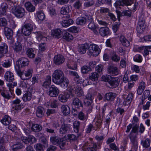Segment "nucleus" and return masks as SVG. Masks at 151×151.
Instances as JSON below:
<instances>
[{
  "label": "nucleus",
  "mask_w": 151,
  "mask_h": 151,
  "mask_svg": "<svg viewBox=\"0 0 151 151\" xmlns=\"http://www.w3.org/2000/svg\"><path fill=\"white\" fill-rule=\"evenodd\" d=\"M35 147L36 151H43V146L40 144H37L35 146Z\"/></svg>",
  "instance_id": "obj_64"
},
{
  "label": "nucleus",
  "mask_w": 151,
  "mask_h": 151,
  "mask_svg": "<svg viewBox=\"0 0 151 151\" xmlns=\"http://www.w3.org/2000/svg\"><path fill=\"white\" fill-rule=\"evenodd\" d=\"M12 30L8 27H5L4 28V31L5 36L8 39H11L12 36Z\"/></svg>",
  "instance_id": "obj_33"
},
{
  "label": "nucleus",
  "mask_w": 151,
  "mask_h": 151,
  "mask_svg": "<svg viewBox=\"0 0 151 151\" xmlns=\"http://www.w3.org/2000/svg\"><path fill=\"white\" fill-rule=\"evenodd\" d=\"M65 61L64 57L62 55L58 54L55 55L53 59L54 63L57 65H59L63 64Z\"/></svg>",
  "instance_id": "obj_8"
},
{
  "label": "nucleus",
  "mask_w": 151,
  "mask_h": 151,
  "mask_svg": "<svg viewBox=\"0 0 151 151\" xmlns=\"http://www.w3.org/2000/svg\"><path fill=\"white\" fill-rule=\"evenodd\" d=\"M74 91L76 96L78 97L81 96L83 94V91L80 87H76L75 88Z\"/></svg>",
  "instance_id": "obj_38"
},
{
  "label": "nucleus",
  "mask_w": 151,
  "mask_h": 151,
  "mask_svg": "<svg viewBox=\"0 0 151 151\" xmlns=\"http://www.w3.org/2000/svg\"><path fill=\"white\" fill-rule=\"evenodd\" d=\"M12 60L11 59H8L5 60L2 64V66L5 68H8L10 67L12 65Z\"/></svg>",
  "instance_id": "obj_54"
},
{
  "label": "nucleus",
  "mask_w": 151,
  "mask_h": 151,
  "mask_svg": "<svg viewBox=\"0 0 151 151\" xmlns=\"http://www.w3.org/2000/svg\"><path fill=\"white\" fill-rule=\"evenodd\" d=\"M63 38L68 41H70L73 40V37L71 34L66 32L64 34Z\"/></svg>",
  "instance_id": "obj_48"
},
{
  "label": "nucleus",
  "mask_w": 151,
  "mask_h": 151,
  "mask_svg": "<svg viewBox=\"0 0 151 151\" xmlns=\"http://www.w3.org/2000/svg\"><path fill=\"white\" fill-rule=\"evenodd\" d=\"M51 83V76H48L45 78V81L43 83L42 86L45 88H47L50 85Z\"/></svg>",
  "instance_id": "obj_35"
},
{
  "label": "nucleus",
  "mask_w": 151,
  "mask_h": 151,
  "mask_svg": "<svg viewBox=\"0 0 151 151\" xmlns=\"http://www.w3.org/2000/svg\"><path fill=\"white\" fill-rule=\"evenodd\" d=\"M133 97V94L132 93L129 94L123 102L124 106H126L129 105L131 103Z\"/></svg>",
  "instance_id": "obj_30"
},
{
  "label": "nucleus",
  "mask_w": 151,
  "mask_h": 151,
  "mask_svg": "<svg viewBox=\"0 0 151 151\" xmlns=\"http://www.w3.org/2000/svg\"><path fill=\"white\" fill-rule=\"evenodd\" d=\"M97 148V144L87 142L84 143L82 147V149L84 151H96Z\"/></svg>",
  "instance_id": "obj_5"
},
{
  "label": "nucleus",
  "mask_w": 151,
  "mask_h": 151,
  "mask_svg": "<svg viewBox=\"0 0 151 151\" xmlns=\"http://www.w3.org/2000/svg\"><path fill=\"white\" fill-rule=\"evenodd\" d=\"M70 125L63 124L62 125L60 129L59 132L61 134H64L70 130Z\"/></svg>",
  "instance_id": "obj_19"
},
{
  "label": "nucleus",
  "mask_w": 151,
  "mask_h": 151,
  "mask_svg": "<svg viewBox=\"0 0 151 151\" xmlns=\"http://www.w3.org/2000/svg\"><path fill=\"white\" fill-rule=\"evenodd\" d=\"M63 80L60 83H58L56 84L60 85L61 87L63 88H67L69 83V81L68 79L65 77L63 79Z\"/></svg>",
  "instance_id": "obj_32"
},
{
  "label": "nucleus",
  "mask_w": 151,
  "mask_h": 151,
  "mask_svg": "<svg viewBox=\"0 0 151 151\" xmlns=\"http://www.w3.org/2000/svg\"><path fill=\"white\" fill-rule=\"evenodd\" d=\"M7 21L4 18H0V27H3L4 28L7 25Z\"/></svg>",
  "instance_id": "obj_60"
},
{
  "label": "nucleus",
  "mask_w": 151,
  "mask_h": 151,
  "mask_svg": "<svg viewBox=\"0 0 151 151\" xmlns=\"http://www.w3.org/2000/svg\"><path fill=\"white\" fill-rule=\"evenodd\" d=\"M12 13L18 18L22 17L25 15V10L24 9L19 6H12L11 9Z\"/></svg>",
  "instance_id": "obj_3"
},
{
  "label": "nucleus",
  "mask_w": 151,
  "mask_h": 151,
  "mask_svg": "<svg viewBox=\"0 0 151 151\" xmlns=\"http://www.w3.org/2000/svg\"><path fill=\"white\" fill-rule=\"evenodd\" d=\"M32 97V93L29 91H27L23 95L22 98L24 102H27L30 101Z\"/></svg>",
  "instance_id": "obj_25"
},
{
  "label": "nucleus",
  "mask_w": 151,
  "mask_h": 151,
  "mask_svg": "<svg viewBox=\"0 0 151 151\" xmlns=\"http://www.w3.org/2000/svg\"><path fill=\"white\" fill-rule=\"evenodd\" d=\"M120 40L122 45L125 46L127 47L130 45V43L124 36H121L120 37Z\"/></svg>",
  "instance_id": "obj_37"
},
{
  "label": "nucleus",
  "mask_w": 151,
  "mask_h": 151,
  "mask_svg": "<svg viewBox=\"0 0 151 151\" xmlns=\"http://www.w3.org/2000/svg\"><path fill=\"white\" fill-rule=\"evenodd\" d=\"M51 35L53 37L58 39L62 36V32L59 29H53L51 31Z\"/></svg>",
  "instance_id": "obj_16"
},
{
  "label": "nucleus",
  "mask_w": 151,
  "mask_h": 151,
  "mask_svg": "<svg viewBox=\"0 0 151 151\" xmlns=\"http://www.w3.org/2000/svg\"><path fill=\"white\" fill-rule=\"evenodd\" d=\"M141 143L143 147L148 148L150 145V140L148 138H146L145 140L142 141Z\"/></svg>",
  "instance_id": "obj_59"
},
{
  "label": "nucleus",
  "mask_w": 151,
  "mask_h": 151,
  "mask_svg": "<svg viewBox=\"0 0 151 151\" xmlns=\"http://www.w3.org/2000/svg\"><path fill=\"white\" fill-rule=\"evenodd\" d=\"M96 119H97V121L95 122V126L93 128V130L95 131H96L98 129L99 130L101 128L102 124L103 117H101V116L99 114L97 115Z\"/></svg>",
  "instance_id": "obj_10"
},
{
  "label": "nucleus",
  "mask_w": 151,
  "mask_h": 151,
  "mask_svg": "<svg viewBox=\"0 0 151 151\" xmlns=\"http://www.w3.org/2000/svg\"><path fill=\"white\" fill-rule=\"evenodd\" d=\"M1 122L4 125H8L11 122V119L8 115H5L1 120Z\"/></svg>",
  "instance_id": "obj_31"
},
{
  "label": "nucleus",
  "mask_w": 151,
  "mask_h": 151,
  "mask_svg": "<svg viewBox=\"0 0 151 151\" xmlns=\"http://www.w3.org/2000/svg\"><path fill=\"white\" fill-rule=\"evenodd\" d=\"M59 93L58 89L55 86H52L50 87L48 92L49 95L51 97L57 96Z\"/></svg>",
  "instance_id": "obj_13"
},
{
  "label": "nucleus",
  "mask_w": 151,
  "mask_h": 151,
  "mask_svg": "<svg viewBox=\"0 0 151 151\" xmlns=\"http://www.w3.org/2000/svg\"><path fill=\"white\" fill-rule=\"evenodd\" d=\"M61 110L63 114L66 116L70 113V109L69 106L67 105H63L61 107Z\"/></svg>",
  "instance_id": "obj_29"
},
{
  "label": "nucleus",
  "mask_w": 151,
  "mask_h": 151,
  "mask_svg": "<svg viewBox=\"0 0 151 151\" xmlns=\"http://www.w3.org/2000/svg\"><path fill=\"white\" fill-rule=\"evenodd\" d=\"M133 59L135 62L141 63L142 60V58L140 55L137 54L134 57Z\"/></svg>",
  "instance_id": "obj_62"
},
{
  "label": "nucleus",
  "mask_w": 151,
  "mask_h": 151,
  "mask_svg": "<svg viewBox=\"0 0 151 151\" xmlns=\"http://www.w3.org/2000/svg\"><path fill=\"white\" fill-rule=\"evenodd\" d=\"M19 60L20 61L22 67L27 66L29 64V61L27 58L24 57L21 58L19 59Z\"/></svg>",
  "instance_id": "obj_40"
},
{
  "label": "nucleus",
  "mask_w": 151,
  "mask_h": 151,
  "mask_svg": "<svg viewBox=\"0 0 151 151\" xmlns=\"http://www.w3.org/2000/svg\"><path fill=\"white\" fill-rule=\"evenodd\" d=\"M68 68L70 69H74L76 67L75 63L72 61H68L67 64Z\"/></svg>",
  "instance_id": "obj_55"
},
{
  "label": "nucleus",
  "mask_w": 151,
  "mask_h": 151,
  "mask_svg": "<svg viewBox=\"0 0 151 151\" xmlns=\"http://www.w3.org/2000/svg\"><path fill=\"white\" fill-rule=\"evenodd\" d=\"M1 95L4 98L6 99H9L11 98L9 92L7 90H4L1 92Z\"/></svg>",
  "instance_id": "obj_53"
},
{
  "label": "nucleus",
  "mask_w": 151,
  "mask_h": 151,
  "mask_svg": "<svg viewBox=\"0 0 151 151\" xmlns=\"http://www.w3.org/2000/svg\"><path fill=\"white\" fill-rule=\"evenodd\" d=\"M52 81L56 84L60 83L65 77L63 71L59 69L55 70L52 74Z\"/></svg>",
  "instance_id": "obj_1"
},
{
  "label": "nucleus",
  "mask_w": 151,
  "mask_h": 151,
  "mask_svg": "<svg viewBox=\"0 0 151 151\" xmlns=\"http://www.w3.org/2000/svg\"><path fill=\"white\" fill-rule=\"evenodd\" d=\"M37 38L38 41L40 42L42 40L44 41L47 40V39L46 37L43 36L40 32H37Z\"/></svg>",
  "instance_id": "obj_57"
},
{
  "label": "nucleus",
  "mask_w": 151,
  "mask_h": 151,
  "mask_svg": "<svg viewBox=\"0 0 151 151\" xmlns=\"http://www.w3.org/2000/svg\"><path fill=\"white\" fill-rule=\"evenodd\" d=\"M14 51L16 52H21L22 50V46L21 44L19 42L16 43L13 47Z\"/></svg>",
  "instance_id": "obj_39"
},
{
  "label": "nucleus",
  "mask_w": 151,
  "mask_h": 151,
  "mask_svg": "<svg viewBox=\"0 0 151 151\" xmlns=\"http://www.w3.org/2000/svg\"><path fill=\"white\" fill-rule=\"evenodd\" d=\"M33 29L32 25L30 24H24L22 28V32L23 34L25 36L29 35Z\"/></svg>",
  "instance_id": "obj_6"
},
{
  "label": "nucleus",
  "mask_w": 151,
  "mask_h": 151,
  "mask_svg": "<svg viewBox=\"0 0 151 151\" xmlns=\"http://www.w3.org/2000/svg\"><path fill=\"white\" fill-rule=\"evenodd\" d=\"M71 7L70 5L65 6L62 7L61 9L60 13L63 15H66L71 10Z\"/></svg>",
  "instance_id": "obj_27"
},
{
  "label": "nucleus",
  "mask_w": 151,
  "mask_h": 151,
  "mask_svg": "<svg viewBox=\"0 0 151 151\" xmlns=\"http://www.w3.org/2000/svg\"><path fill=\"white\" fill-rule=\"evenodd\" d=\"M99 75L96 72L91 73L89 76V79L93 81H96L98 79Z\"/></svg>",
  "instance_id": "obj_50"
},
{
  "label": "nucleus",
  "mask_w": 151,
  "mask_h": 151,
  "mask_svg": "<svg viewBox=\"0 0 151 151\" xmlns=\"http://www.w3.org/2000/svg\"><path fill=\"white\" fill-rule=\"evenodd\" d=\"M45 111L44 108L41 106H38L36 111V116L39 118H41L44 116Z\"/></svg>",
  "instance_id": "obj_23"
},
{
  "label": "nucleus",
  "mask_w": 151,
  "mask_h": 151,
  "mask_svg": "<svg viewBox=\"0 0 151 151\" xmlns=\"http://www.w3.org/2000/svg\"><path fill=\"white\" fill-rule=\"evenodd\" d=\"M70 96V93L67 91L60 94L58 96V99L60 101L65 103L67 101Z\"/></svg>",
  "instance_id": "obj_15"
},
{
  "label": "nucleus",
  "mask_w": 151,
  "mask_h": 151,
  "mask_svg": "<svg viewBox=\"0 0 151 151\" xmlns=\"http://www.w3.org/2000/svg\"><path fill=\"white\" fill-rule=\"evenodd\" d=\"M110 57L111 59L115 62H118L120 60V57L117 55L116 52L114 51L110 53Z\"/></svg>",
  "instance_id": "obj_34"
},
{
  "label": "nucleus",
  "mask_w": 151,
  "mask_h": 151,
  "mask_svg": "<svg viewBox=\"0 0 151 151\" xmlns=\"http://www.w3.org/2000/svg\"><path fill=\"white\" fill-rule=\"evenodd\" d=\"M32 129L35 132L40 131L42 129L41 126L37 124H34L32 127Z\"/></svg>",
  "instance_id": "obj_61"
},
{
  "label": "nucleus",
  "mask_w": 151,
  "mask_h": 151,
  "mask_svg": "<svg viewBox=\"0 0 151 151\" xmlns=\"http://www.w3.org/2000/svg\"><path fill=\"white\" fill-rule=\"evenodd\" d=\"M146 87L145 83L142 81L138 82L137 89V93L138 95L142 94Z\"/></svg>",
  "instance_id": "obj_14"
},
{
  "label": "nucleus",
  "mask_w": 151,
  "mask_h": 151,
  "mask_svg": "<svg viewBox=\"0 0 151 151\" xmlns=\"http://www.w3.org/2000/svg\"><path fill=\"white\" fill-rule=\"evenodd\" d=\"M17 73L21 79L23 80H26L30 78L27 75L24 71H21L20 70H19L17 71Z\"/></svg>",
  "instance_id": "obj_41"
},
{
  "label": "nucleus",
  "mask_w": 151,
  "mask_h": 151,
  "mask_svg": "<svg viewBox=\"0 0 151 151\" xmlns=\"http://www.w3.org/2000/svg\"><path fill=\"white\" fill-rule=\"evenodd\" d=\"M37 18L40 21L44 20L45 18V16L42 10H39L36 13Z\"/></svg>",
  "instance_id": "obj_46"
},
{
  "label": "nucleus",
  "mask_w": 151,
  "mask_h": 151,
  "mask_svg": "<svg viewBox=\"0 0 151 151\" xmlns=\"http://www.w3.org/2000/svg\"><path fill=\"white\" fill-rule=\"evenodd\" d=\"M25 6L27 10L31 12H32L35 10V7L29 2H26L25 4Z\"/></svg>",
  "instance_id": "obj_36"
},
{
  "label": "nucleus",
  "mask_w": 151,
  "mask_h": 151,
  "mask_svg": "<svg viewBox=\"0 0 151 151\" xmlns=\"http://www.w3.org/2000/svg\"><path fill=\"white\" fill-rule=\"evenodd\" d=\"M150 93V92L149 90H146L144 91L142 99V102L140 103V104H143L145 100L149 96Z\"/></svg>",
  "instance_id": "obj_45"
},
{
  "label": "nucleus",
  "mask_w": 151,
  "mask_h": 151,
  "mask_svg": "<svg viewBox=\"0 0 151 151\" xmlns=\"http://www.w3.org/2000/svg\"><path fill=\"white\" fill-rule=\"evenodd\" d=\"M88 48V46L87 45H82L79 47L78 51L81 54H84L86 52Z\"/></svg>",
  "instance_id": "obj_49"
},
{
  "label": "nucleus",
  "mask_w": 151,
  "mask_h": 151,
  "mask_svg": "<svg viewBox=\"0 0 151 151\" xmlns=\"http://www.w3.org/2000/svg\"><path fill=\"white\" fill-rule=\"evenodd\" d=\"M21 102V100L18 98H17L12 101V104L16 105L14 107H13L12 109V111H18L23 108V105L22 104L17 105L19 104Z\"/></svg>",
  "instance_id": "obj_7"
},
{
  "label": "nucleus",
  "mask_w": 151,
  "mask_h": 151,
  "mask_svg": "<svg viewBox=\"0 0 151 151\" xmlns=\"http://www.w3.org/2000/svg\"><path fill=\"white\" fill-rule=\"evenodd\" d=\"M100 52V49L98 45L94 44L90 45L88 47V54L89 55L96 56Z\"/></svg>",
  "instance_id": "obj_4"
},
{
  "label": "nucleus",
  "mask_w": 151,
  "mask_h": 151,
  "mask_svg": "<svg viewBox=\"0 0 151 151\" xmlns=\"http://www.w3.org/2000/svg\"><path fill=\"white\" fill-rule=\"evenodd\" d=\"M82 3L81 1L77 0L73 4V6L76 9H79L82 6Z\"/></svg>",
  "instance_id": "obj_58"
},
{
  "label": "nucleus",
  "mask_w": 151,
  "mask_h": 151,
  "mask_svg": "<svg viewBox=\"0 0 151 151\" xmlns=\"http://www.w3.org/2000/svg\"><path fill=\"white\" fill-rule=\"evenodd\" d=\"M99 34L103 37H104L110 34L109 28L107 27H101L99 29Z\"/></svg>",
  "instance_id": "obj_17"
},
{
  "label": "nucleus",
  "mask_w": 151,
  "mask_h": 151,
  "mask_svg": "<svg viewBox=\"0 0 151 151\" xmlns=\"http://www.w3.org/2000/svg\"><path fill=\"white\" fill-rule=\"evenodd\" d=\"M46 48L47 47L46 44L44 43H41L39 45V51L40 52L45 51Z\"/></svg>",
  "instance_id": "obj_63"
},
{
  "label": "nucleus",
  "mask_w": 151,
  "mask_h": 151,
  "mask_svg": "<svg viewBox=\"0 0 151 151\" xmlns=\"http://www.w3.org/2000/svg\"><path fill=\"white\" fill-rule=\"evenodd\" d=\"M61 139L58 137L54 136L51 137L50 140L52 143L55 145H58L60 143Z\"/></svg>",
  "instance_id": "obj_42"
},
{
  "label": "nucleus",
  "mask_w": 151,
  "mask_h": 151,
  "mask_svg": "<svg viewBox=\"0 0 151 151\" xmlns=\"http://www.w3.org/2000/svg\"><path fill=\"white\" fill-rule=\"evenodd\" d=\"M72 105L77 108H80L83 106V104L81 101L79 99L75 98L73 100Z\"/></svg>",
  "instance_id": "obj_21"
},
{
  "label": "nucleus",
  "mask_w": 151,
  "mask_h": 151,
  "mask_svg": "<svg viewBox=\"0 0 151 151\" xmlns=\"http://www.w3.org/2000/svg\"><path fill=\"white\" fill-rule=\"evenodd\" d=\"M109 73L112 76H116L119 74V72L118 68L114 66H109L108 69Z\"/></svg>",
  "instance_id": "obj_20"
},
{
  "label": "nucleus",
  "mask_w": 151,
  "mask_h": 151,
  "mask_svg": "<svg viewBox=\"0 0 151 151\" xmlns=\"http://www.w3.org/2000/svg\"><path fill=\"white\" fill-rule=\"evenodd\" d=\"M116 95V94L115 93L109 92L105 95V98L107 101H112L115 99Z\"/></svg>",
  "instance_id": "obj_24"
},
{
  "label": "nucleus",
  "mask_w": 151,
  "mask_h": 151,
  "mask_svg": "<svg viewBox=\"0 0 151 151\" xmlns=\"http://www.w3.org/2000/svg\"><path fill=\"white\" fill-rule=\"evenodd\" d=\"M73 23V20L72 19H69L63 21L61 24L62 26L64 27H67Z\"/></svg>",
  "instance_id": "obj_43"
},
{
  "label": "nucleus",
  "mask_w": 151,
  "mask_h": 151,
  "mask_svg": "<svg viewBox=\"0 0 151 151\" xmlns=\"http://www.w3.org/2000/svg\"><path fill=\"white\" fill-rule=\"evenodd\" d=\"M88 18L89 19H88L87 20V21L90 22L88 25V28L91 30H92L95 34L97 35L98 33V28L95 25L93 22H92V17L90 16Z\"/></svg>",
  "instance_id": "obj_11"
},
{
  "label": "nucleus",
  "mask_w": 151,
  "mask_h": 151,
  "mask_svg": "<svg viewBox=\"0 0 151 151\" xmlns=\"http://www.w3.org/2000/svg\"><path fill=\"white\" fill-rule=\"evenodd\" d=\"M147 48V46L139 47L138 48L137 51L142 53L145 57L149 54V51Z\"/></svg>",
  "instance_id": "obj_28"
},
{
  "label": "nucleus",
  "mask_w": 151,
  "mask_h": 151,
  "mask_svg": "<svg viewBox=\"0 0 151 151\" xmlns=\"http://www.w3.org/2000/svg\"><path fill=\"white\" fill-rule=\"evenodd\" d=\"M86 19L83 17H79L77 19L76 22L78 25H83L85 24Z\"/></svg>",
  "instance_id": "obj_44"
},
{
  "label": "nucleus",
  "mask_w": 151,
  "mask_h": 151,
  "mask_svg": "<svg viewBox=\"0 0 151 151\" xmlns=\"http://www.w3.org/2000/svg\"><path fill=\"white\" fill-rule=\"evenodd\" d=\"M8 46L6 44L1 42L0 44V58L3 57L8 51Z\"/></svg>",
  "instance_id": "obj_12"
},
{
  "label": "nucleus",
  "mask_w": 151,
  "mask_h": 151,
  "mask_svg": "<svg viewBox=\"0 0 151 151\" xmlns=\"http://www.w3.org/2000/svg\"><path fill=\"white\" fill-rule=\"evenodd\" d=\"M119 79L117 78H112L109 81L111 88H114L117 87L119 84Z\"/></svg>",
  "instance_id": "obj_22"
},
{
  "label": "nucleus",
  "mask_w": 151,
  "mask_h": 151,
  "mask_svg": "<svg viewBox=\"0 0 151 151\" xmlns=\"http://www.w3.org/2000/svg\"><path fill=\"white\" fill-rule=\"evenodd\" d=\"M21 139L26 144H28L29 143L32 144L36 141V138L32 135H29L28 137L22 136L21 137Z\"/></svg>",
  "instance_id": "obj_9"
},
{
  "label": "nucleus",
  "mask_w": 151,
  "mask_h": 151,
  "mask_svg": "<svg viewBox=\"0 0 151 151\" xmlns=\"http://www.w3.org/2000/svg\"><path fill=\"white\" fill-rule=\"evenodd\" d=\"M23 147V145L21 143H18L13 145L12 146L11 148L13 151H16L21 149Z\"/></svg>",
  "instance_id": "obj_47"
},
{
  "label": "nucleus",
  "mask_w": 151,
  "mask_h": 151,
  "mask_svg": "<svg viewBox=\"0 0 151 151\" xmlns=\"http://www.w3.org/2000/svg\"><path fill=\"white\" fill-rule=\"evenodd\" d=\"M93 99V95L90 93H87L84 98V102L85 106L88 108L87 111L88 113L91 112L93 109L92 104Z\"/></svg>",
  "instance_id": "obj_2"
},
{
  "label": "nucleus",
  "mask_w": 151,
  "mask_h": 151,
  "mask_svg": "<svg viewBox=\"0 0 151 151\" xmlns=\"http://www.w3.org/2000/svg\"><path fill=\"white\" fill-rule=\"evenodd\" d=\"M80 124V122L78 121H75L73 123L74 130L76 133H78L79 132Z\"/></svg>",
  "instance_id": "obj_52"
},
{
  "label": "nucleus",
  "mask_w": 151,
  "mask_h": 151,
  "mask_svg": "<svg viewBox=\"0 0 151 151\" xmlns=\"http://www.w3.org/2000/svg\"><path fill=\"white\" fill-rule=\"evenodd\" d=\"M17 83L15 82H13L11 83H9L7 84V86L9 88V91H10L11 95H13V90L11 89L13 88L14 87L17 86Z\"/></svg>",
  "instance_id": "obj_56"
},
{
  "label": "nucleus",
  "mask_w": 151,
  "mask_h": 151,
  "mask_svg": "<svg viewBox=\"0 0 151 151\" xmlns=\"http://www.w3.org/2000/svg\"><path fill=\"white\" fill-rule=\"evenodd\" d=\"M4 78L6 81L9 82H12L14 79L13 73L10 71H7L5 73Z\"/></svg>",
  "instance_id": "obj_18"
},
{
  "label": "nucleus",
  "mask_w": 151,
  "mask_h": 151,
  "mask_svg": "<svg viewBox=\"0 0 151 151\" xmlns=\"http://www.w3.org/2000/svg\"><path fill=\"white\" fill-rule=\"evenodd\" d=\"M7 9L8 5L7 4L5 3H1L0 6V15H6Z\"/></svg>",
  "instance_id": "obj_26"
},
{
  "label": "nucleus",
  "mask_w": 151,
  "mask_h": 151,
  "mask_svg": "<svg viewBox=\"0 0 151 151\" xmlns=\"http://www.w3.org/2000/svg\"><path fill=\"white\" fill-rule=\"evenodd\" d=\"M27 55L30 58H33L35 56V52L32 48L28 49L27 51Z\"/></svg>",
  "instance_id": "obj_51"
}]
</instances>
